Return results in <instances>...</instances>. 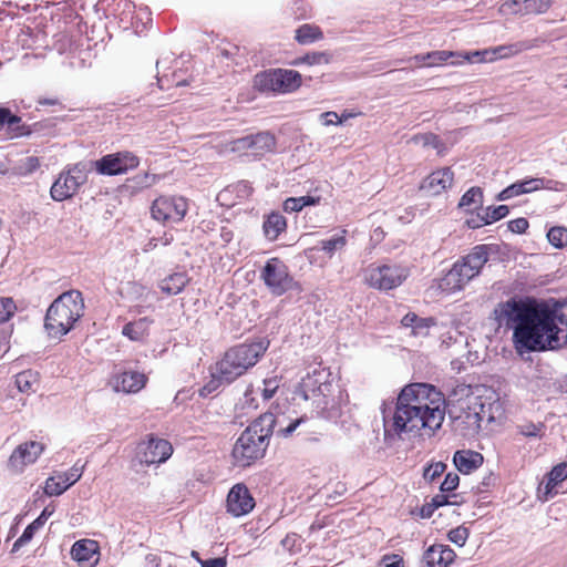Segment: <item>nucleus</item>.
<instances>
[{
  "label": "nucleus",
  "mask_w": 567,
  "mask_h": 567,
  "mask_svg": "<svg viewBox=\"0 0 567 567\" xmlns=\"http://www.w3.org/2000/svg\"><path fill=\"white\" fill-rule=\"evenodd\" d=\"M202 567H226L227 563L225 558H210L206 560H199Z\"/></svg>",
  "instance_id": "61"
},
{
  "label": "nucleus",
  "mask_w": 567,
  "mask_h": 567,
  "mask_svg": "<svg viewBox=\"0 0 567 567\" xmlns=\"http://www.w3.org/2000/svg\"><path fill=\"white\" fill-rule=\"evenodd\" d=\"M524 184V187L526 189V193H533L539 189H549V190H560L563 184L554 181V179H547L542 177H534V178H527L522 181Z\"/></svg>",
  "instance_id": "28"
},
{
  "label": "nucleus",
  "mask_w": 567,
  "mask_h": 567,
  "mask_svg": "<svg viewBox=\"0 0 567 567\" xmlns=\"http://www.w3.org/2000/svg\"><path fill=\"white\" fill-rule=\"evenodd\" d=\"M322 124L326 126L332 124H341V120H339V115L336 112L329 111L321 114Z\"/></svg>",
  "instance_id": "60"
},
{
  "label": "nucleus",
  "mask_w": 567,
  "mask_h": 567,
  "mask_svg": "<svg viewBox=\"0 0 567 567\" xmlns=\"http://www.w3.org/2000/svg\"><path fill=\"white\" fill-rule=\"evenodd\" d=\"M408 277V270L398 265L371 264L363 270V280L371 288L390 290L399 287Z\"/></svg>",
  "instance_id": "8"
},
{
  "label": "nucleus",
  "mask_w": 567,
  "mask_h": 567,
  "mask_svg": "<svg viewBox=\"0 0 567 567\" xmlns=\"http://www.w3.org/2000/svg\"><path fill=\"white\" fill-rule=\"evenodd\" d=\"M267 348L268 342L262 340L230 348L223 359L217 362V372L226 383H230L243 375L249 368L254 367L264 355Z\"/></svg>",
  "instance_id": "6"
},
{
  "label": "nucleus",
  "mask_w": 567,
  "mask_h": 567,
  "mask_svg": "<svg viewBox=\"0 0 567 567\" xmlns=\"http://www.w3.org/2000/svg\"><path fill=\"white\" fill-rule=\"evenodd\" d=\"M445 417V398L427 383L405 385L396 400L392 417L395 434L431 436L442 426Z\"/></svg>",
  "instance_id": "2"
},
{
  "label": "nucleus",
  "mask_w": 567,
  "mask_h": 567,
  "mask_svg": "<svg viewBox=\"0 0 567 567\" xmlns=\"http://www.w3.org/2000/svg\"><path fill=\"white\" fill-rule=\"evenodd\" d=\"M331 54L329 52L322 51V52H311L307 53L303 56H300L296 59L292 64L299 65V64H308V65H320V64H329L331 61Z\"/></svg>",
  "instance_id": "33"
},
{
  "label": "nucleus",
  "mask_w": 567,
  "mask_h": 567,
  "mask_svg": "<svg viewBox=\"0 0 567 567\" xmlns=\"http://www.w3.org/2000/svg\"><path fill=\"white\" fill-rule=\"evenodd\" d=\"M173 453L172 444L164 439L148 435L136 447V458L141 464L152 465L166 462Z\"/></svg>",
  "instance_id": "12"
},
{
  "label": "nucleus",
  "mask_w": 567,
  "mask_h": 567,
  "mask_svg": "<svg viewBox=\"0 0 567 567\" xmlns=\"http://www.w3.org/2000/svg\"><path fill=\"white\" fill-rule=\"evenodd\" d=\"M509 209L506 205H499L497 207H487L481 219L484 224H492L507 216Z\"/></svg>",
  "instance_id": "39"
},
{
  "label": "nucleus",
  "mask_w": 567,
  "mask_h": 567,
  "mask_svg": "<svg viewBox=\"0 0 567 567\" xmlns=\"http://www.w3.org/2000/svg\"><path fill=\"white\" fill-rule=\"evenodd\" d=\"M71 556L83 567H92L99 560L97 543L91 539H81L73 544Z\"/></svg>",
  "instance_id": "18"
},
{
  "label": "nucleus",
  "mask_w": 567,
  "mask_h": 567,
  "mask_svg": "<svg viewBox=\"0 0 567 567\" xmlns=\"http://www.w3.org/2000/svg\"><path fill=\"white\" fill-rule=\"evenodd\" d=\"M482 197L481 188L472 187L462 196L458 206L474 209L482 203Z\"/></svg>",
  "instance_id": "35"
},
{
  "label": "nucleus",
  "mask_w": 567,
  "mask_h": 567,
  "mask_svg": "<svg viewBox=\"0 0 567 567\" xmlns=\"http://www.w3.org/2000/svg\"><path fill=\"white\" fill-rule=\"evenodd\" d=\"M146 375L137 371H124L116 375L114 389L125 393H136L145 386Z\"/></svg>",
  "instance_id": "19"
},
{
  "label": "nucleus",
  "mask_w": 567,
  "mask_h": 567,
  "mask_svg": "<svg viewBox=\"0 0 567 567\" xmlns=\"http://www.w3.org/2000/svg\"><path fill=\"white\" fill-rule=\"evenodd\" d=\"M261 279L276 296L285 293L292 287L293 282L287 266L278 258H271L266 262L261 271Z\"/></svg>",
  "instance_id": "11"
},
{
  "label": "nucleus",
  "mask_w": 567,
  "mask_h": 567,
  "mask_svg": "<svg viewBox=\"0 0 567 567\" xmlns=\"http://www.w3.org/2000/svg\"><path fill=\"white\" fill-rule=\"evenodd\" d=\"M455 558V553L446 545H432L424 553V561L429 567H447Z\"/></svg>",
  "instance_id": "20"
},
{
  "label": "nucleus",
  "mask_w": 567,
  "mask_h": 567,
  "mask_svg": "<svg viewBox=\"0 0 567 567\" xmlns=\"http://www.w3.org/2000/svg\"><path fill=\"white\" fill-rule=\"evenodd\" d=\"M414 140L416 141V143H421L424 146H431L440 152L441 141L436 135L432 133L417 135L414 137Z\"/></svg>",
  "instance_id": "51"
},
{
  "label": "nucleus",
  "mask_w": 567,
  "mask_h": 567,
  "mask_svg": "<svg viewBox=\"0 0 567 567\" xmlns=\"http://www.w3.org/2000/svg\"><path fill=\"white\" fill-rule=\"evenodd\" d=\"M323 38V33L319 27L312 24H303L296 31V40L300 44H309L321 40Z\"/></svg>",
  "instance_id": "31"
},
{
  "label": "nucleus",
  "mask_w": 567,
  "mask_h": 567,
  "mask_svg": "<svg viewBox=\"0 0 567 567\" xmlns=\"http://www.w3.org/2000/svg\"><path fill=\"white\" fill-rule=\"evenodd\" d=\"M44 445L41 442L29 441L19 444L9 457L8 466L16 473H21L28 466L33 464L43 453Z\"/></svg>",
  "instance_id": "14"
},
{
  "label": "nucleus",
  "mask_w": 567,
  "mask_h": 567,
  "mask_svg": "<svg viewBox=\"0 0 567 567\" xmlns=\"http://www.w3.org/2000/svg\"><path fill=\"white\" fill-rule=\"evenodd\" d=\"M223 152L238 153V154H249L250 155V144L249 136H245L241 138L234 140L225 145Z\"/></svg>",
  "instance_id": "43"
},
{
  "label": "nucleus",
  "mask_w": 567,
  "mask_h": 567,
  "mask_svg": "<svg viewBox=\"0 0 567 567\" xmlns=\"http://www.w3.org/2000/svg\"><path fill=\"white\" fill-rule=\"evenodd\" d=\"M523 194H527L526 193V189L524 187V184L522 181H518L512 185H509L508 187H506L505 189H503L499 194H498V199L499 200H507L509 198H513L515 196H519V195H523Z\"/></svg>",
  "instance_id": "45"
},
{
  "label": "nucleus",
  "mask_w": 567,
  "mask_h": 567,
  "mask_svg": "<svg viewBox=\"0 0 567 567\" xmlns=\"http://www.w3.org/2000/svg\"><path fill=\"white\" fill-rule=\"evenodd\" d=\"M40 166V162L38 157L30 156L27 157L21 165L19 166L20 173L23 175H28L37 171Z\"/></svg>",
  "instance_id": "53"
},
{
  "label": "nucleus",
  "mask_w": 567,
  "mask_h": 567,
  "mask_svg": "<svg viewBox=\"0 0 567 567\" xmlns=\"http://www.w3.org/2000/svg\"><path fill=\"white\" fill-rule=\"evenodd\" d=\"M275 423L272 413H264L241 433L233 449V456L239 466H248L264 456Z\"/></svg>",
  "instance_id": "3"
},
{
  "label": "nucleus",
  "mask_w": 567,
  "mask_h": 567,
  "mask_svg": "<svg viewBox=\"0 0 567 567\" xmlns=\"http://www.w3.org/2000/svg\"><path fill=\"white\" fill-rule=\"evenodd\" d=\"M250 155L262 156L275 148V137L270 133L262 132L249 135Z\"/></svg>",
  "instance_id": "23"
},
{
  "label": "nucleus",
  "mask_w": 567,
  "mask_h": 567,
  "mask_svg": "<svg viewBox=\"0 0 567 567\" xmlns=\"http://www.w3.org/2000/svg\"><path fill=\"white\" fill-rule=\"evenodd\" d=\"M496 55L499 59H508L512 58L523 51H527L534 48V44L530 41H519L511 44L497 45Z\"/></svg>",
  "instance_id": "30"
},
{
  "label": "nucleus",
  "mask_w": 567,
  "mask_h": 567,
  "mask_svg": "<svg viewBox=\"0 0 567 567\" xmlns=\"http://www.w3.org/2000/svg\"><path fill=\"white\" fill-rule=\"evenodd\" d=\"M20 117L12 115L9 109L0 107V127L8 123L10 126L20 123Z\"/></svg>",
  "instance_id": "56"
},
{
  "label": "nucleus",
  "mask_w": 567,
  "mask_h": 567,
  "mask_svg": "<svg viewBox=\"0 0 567 567\" xmlns=\"http://www.w3.org/2000/svg\"><path fill=\"white\" fill-rule=\"evenodd\" d=\"M554 0H523L525 14H543L549 10Z\"/></svg>",
  "instance_id": "36"
},
{
  "label": "nucleus",
  "mask_w": 567,
  "mask_h": 567,
  "mask_svg": "<svg viewBox=\"0 0 567 567\" xmlns=\"http://www.w3.org/2000/svg\"><path fill=\"white\" fill-rule=\"evenodd\" d=\"M382 567H402V560L396 556L385 557L382 563Z\"/></svg>",
  "instance_id": "64"
},
{
  "label": "nucleus",
  "mask_w": 567,
  "mask_h": 567,
  "mask_svg": "<svg viewBox=\"0 0 567 567\" xmlns=\"http://www.w3.org/2000/svg\"><path fill=\"white\" fill-rule=\"evenodd\" d=\"M254 86L260 92L279 93L277 69L258 73L254 79Z\"/></svg>",
  "instance_id": "26"
},
{
  "label": "nucleus",
  "mask_w": 567,
  "mask_h": 567,
  "mask_svg": "<svg viewBox=\"0 0 567 567\" xmlns=\"http://www.w3.org/2000/svg\"><path fill=\"white\" fill-rule=\"evenodd\" d=\"M488 259V246H475L471 252L458 259L440 280V289L449 293L462 290L472 279L481 274Z\"/></svg>",
  "instance_id": "5"
},
{
  "label": "nucleus",
  "mask_w": 567,
  "mask_h": 567,
  "mask_svg": "<svg viewBox=\"0 0 567 567\" xmlns=\"http://www.w3.org/2000/svg\"><path fill=\"white\" fill-rule=\"evenodd\" d=\"M255 507V499L245 484H235L226 499L227 512L234 517L249 514Z\"/></svg>",
  "instance_id": "15"
},
{
  "label": "nucleus",
  "mask_w": 567,
  "mask_h": 567,
  "mask_svg": "<svg viewBox=\"0 0 567 567\" xmlns=\"http://www.w3.org/2000/svg\"><path fill=\"white\" fill-rule=\"evenodd\" d=\"M567 478V463H559L551 468V471L547 475V481L542 482L537 497L542 502H547L553 498L558 491L556 489L557 485L564 482Z\"/></svg>",
  "instance_id": "17"
},
{
  "label": "nucleus",
  "mask_w": 567,
  "mask_h": 567,
  "mask_svg": "<svg viewBox=\"0 0 567 567\" xmlns=\"http://www.w3.org/2000/svg\"><path fill=\"white\" fill-rule=\"evenodd\" d=\"M279 93H288L301 85V74L295 70L277 69Z\"/></svg>",
  "instance_id": "24"
},
{
  "label": "nucleus",
  "mask_w": 567,
  "mask_h": 567,
  "mask_svg": "<svg viewBox=\"0 0 567 567\" xmlns=\"http://www.w3.org/2000/svg\"><path fill=\"white\" fill-rule=\"evenodd\" d=\"M499 327L513 330L517 353L559 350L567 344V321L546 305L528 298H509L493 311Z\"/></svg>",
  "instance_id": "1"
},
{
  "label": "nucleus",
  "mask_w": 567,
  "mask_h": 567,
  "mask_svg": "<svg viewBox=\"0 0 567 567\" xmlns=\"http://www.w3.org/2000/svg\"><path fill=\"white\" fill-rule=\"evenodd\" d=\"M453 462L461 473L470 474L483 464V455L471 450H461L455 452Z\"/></svg>",
  "instance_id": "21"
},
{
  "label": "nucleus",
  "mask_w": 567,
  "mask_h": 567,
  "mask_svg": "<svg viewBox=\"0 0 567 567\" xmlns=\"http://www.w3.org/2000/svg\"><path fill=\"white\" fill-rule=\"evenodd\" d=\"M468 535H470V532L466 527L458 526L456 528L451 529L449 532L447 537H449L450 542L462 547L465 545V543L468 538Z\"/></svg>",
  "instance_id": "48"
},
{
  "label": "nucleus",
  "mask_w": 567,
  "mask_h": 567,
  "mask_svg": "<svg viewBox=\"0 0 567 567\" xmlns=\"http://www.w3.org/2000/svg\"><path fill=\"white\" fill-rule=\"evenodd\" d=\"M498 11L503 16H526L523 0H507L499 6Z\"/></svg>",
  "instance_id": "41"
},
{
  "label": "nucleus",
  "mask_w": 567,
  "mask_h": 567,
  "mask_svg": "<svg viewBox=\"0 0 567 567\" xmlns=\"http://www.w3.org/2000/svg\"><path fill=\"white\" fill-rule=\"evenodd\" d=\"M458 56L460 54L454 53L452 51H433L426 53V58H429L427 66H433L441 64L447 61L452 56Z\"/></svg>",
  "instance_id": "49"
},
{
  "label": "nucleus",
  "mask_w": 567,
  "mask_h": 567,
  "mask_svg": "<svg viewBox=\"0 0 567 567\" xmlns=\"http://www.w3.org/2000/svg\"><path fill=\"white\" fill-rule=\"evenodd\" d=\"M474 55H481V62H495L498 60V56L496 55V48H488L484 50H477L474 51Z\"/></svg>",
  "instance_id": "57"
},
{
  "label": "nucleus",
  "mask_w": 567,
  "mask_h": 567,
  "mask_svg": "<svg viewBox=\"0 0 567 567\" xmlns=\"http://www.w3.org/2000/svg\"><path fill=\"white\" fill-rule=\"evenodd\" d=\"M66 483L63 481V476L60 473H55L45 481L44 493L48 496H59L68 489Z\"/></svg>",
  "instance_id": "34"
},
{
  "label": "nucleus",
  "mask_w": 567,
  "mask_h": 567,
  "mask_svg": "<svg viewBox=\"0 0 567 567\" xmlns=\"http://www.w3.org/2000/svg\"><path fill=\"white\" fill-rule=\"evenodd\" d=\"M34 535V532L32 527L27 526V528L23 530L22 535L14 542L13 544V550H18L20 547L24 546L27 543H29Z\"/></svg>",
  "instance_id": "59"
},
{
  "label": "nucleus",
  "mask_w": 567,
  "mask_h": 567,
  "mask_svg": "<svg viewBox=\"0 0 567 567\" xmlns=\"http://www.w3.org/2000/svg\"><path fill=\"white\" fill-rule=\"evenodd\" d=\"M508 228L513 233L523 234L528 228V221L525 218H516L508 223Z\"/></svg>",
  "instance_id": "58"
},
{
  "label": "nucleus",
  "mask_w": 567,
  "mask_h": 567,
  "mask_svg": "<svg viewBox=\"0 0 567 567\" xmlns=\"http://www.w3.org/2000/svg\"><path fill=\"white\" fill-rule=\"evenodd\" d=\"M153 320L144 317L138 320L126 323L123 327L122 333L132 341H142L148 336L150 327Z\"/></svg>",
  "instance_id": "22"
},
{
  "label": "nucleus",
  "mask_w": 567,
  "mask_h": 567,
  "mask_svg": "<svg viewBox=\"0 0 567 567\" xmlns=\"http://www.w3.org/2000/svg\"><path fill=\"white\" fill-rule=\"evenodd\" d=\"M84 313V300L78 290L60 295L47 310L44 328L52 338L65 336Z\"/></svg>",
  "instance_id": "4"
},
{
  "label": "nucleus",
  "mask_w": 567,
  "mask_h": 567,
  "mask_svg": "<svg viewBox=\"0 0 567 567\" xmlns=\"http://www.w3.org/2000/svg\"><path fill=\"white\" fill-rule=\"evenodd\" d=\"M83 468L84 465H79V463H75L69 471L59 473L61 476H63V481L66 483L68 487H70L81 478Z\"/></svg>",
  "instance_id": "46"
},
{
  "label": "nucleus",
  "mask_w": 567,
  "mask_h": 567,
  "mask_svg": "<svg viewBox=\"0 0 567 567\" xmlns=\"http://www.w3.org/2000/svg\"><path fill=\"white\" fill-rule=\"evenodd\" d=\"M347 245V239L343 235L336 236L333 238L322 240L321 248L330 257L337 251L342 249Z\"/></svg>",
  "instance_id": "44"
},
{
  "label": "nucleus",
  "mask_w": 567,
  "mask_h": 567,
  "mask_svg": "<svg viewBox=\"0 0 567 567\" xmlns=\"http://www.w3.org/2000/svg\"><path fill=\"white\" fill-rule=\"evenodd\" d=\"M303 417H297L290 421L287 425L284 424L285 419H276L275 426H278L277 435L281 437H289L301 424L305 423Z\"/></svg>",
  "instance_id": "37"
},
{
  "label": "nucleus",
  "mask_w": 567,
  "mask_h": 567,
  "mask_svg": "<svg viewBox=\"0 0 567 567\" xmlns=\"http://www.w3.org/2000/svg\"><path fill=\"white\" fill-rule=\"evenodd\" d=\"M420 320L425 322H416L412 328V333L414 336H426L429 328L434 324V320L432 318H420Z\"/></svg>",
  "instance_id": "54"
},
{
  "label": "nucleus",
  "mask_w": 567,
  "mask_h": 567,
  "mask_svg": "<svg viewBox=\"0 0 567 567\" xmlns=\"http://www.w3.org/2000/svg\"><path fill=\"white\" fill-rule=\"evenodd\" d=\"M453 182V171L450 167H444L425 177L421 183L420 189L429 195L436 196L451 188Z\"/></svg>",
  "instance_id": "16"
},
{
  "label": "nucleus",
  "mask_w": 567,
  "mask_h": 567,
  "mask_svg": "<svg viewBox=\"0 0 567 567\" xmlns=\"http://www.w3.org/2000/svg\"><path fill=\"white\" fill-rule=\"evenodd\" d=\"M254 392L252 390H247L246 393H245V399H244V402H243V408H248V409H252V410H256L258 408V403L256 402V398L252 396Z\"/></svg>",
  "instance_id": "62"
},
{
  "label": "nucleus",
  "mask_w": 567,
  "mask_h": 567,
  "mask_svg": "<svg viewBox=\"0 0 567 567\" xmlns=\"http://www.w3.org/2000/svg\"><path fill=\"white\" fill-rule=\"evenodd\" d=\"M326 379L327 374L324 371L315 368L311 372H307V374L301 378L295 392L296 395L305 401L313 400V402L317 403V408L326 409L327 402L324 398L330 386V384L326 382Z\"/></svg>",
  "instance_id": "9"
},
{
  "label": "nucleus",
  "mask_w": 567,
  "mask_h": 567,
  "mask_svg": "<svg viewBox=\"0 0 567 567\" xmlns=\"http://www.w3.org/2000/svg\"><path fill=\"white\" fill-rule=\"evenodd\" d=\"M87 172L85 163H76L62 171L51 186V198L55 202L71 198L86 183Z\"/></svg>",
  "instance_id": "7"
},
{
  "label": "nucleus",
  "mask_w": 567,
  "mask_h": 567,
  "mask_svg": "<svg viewBox=\"0 0 567 567\" xmlns=\"http://www.w3.org/2000/svg\"><path fill=\"white\" fill-rule=\"evenodd\" d=\"M221 383H226L224 379L220 378V374L217 372V367L215 371L212 373V380L207 382L200 390L199 394L202 396H207L210 393L215 392Z\"/></svg>",
  "instance_id": "47"
},
{
  "label": "nucleus",
  "mask_w": 567,
  "mask_h": 567,
  "mask_svg": "<svg viewBox=\"0 0 567 567\" xmlns=\"http://www.w3.org/2000/svg\"><path fill=\"white\" fill-rule=\"evenodd\" d=\"M517 431L525 437H542L544 435L545 425L543 423L526 422L517 425Z\"/></svg>",
  "instance_id": "40"
},
{
  "label": "nucleus",
  "mask_w": 567,
  "mask_h": 567,
  "mask_svg": "<svg viewBox=\"0 0 567 567\" xmlns=\"http://www.w3.org/2000/svg\"><path fill=\"white\" fill-rule=\"evenodd\" d=\"M187 202L181 196H159L153 202L151 213L154 219L162 223H178L186 215Z\"/></svg>",
  "instance_id": "10"
},
{
  "label": "nucleus",
  "mask_w": 567,
  "mask_h": 567,
  "mask_svg": "<svg viewBox=\"0 0 567 567\" xmlns=\"http://www.w3.org/2000/svg\"><path fill=\"white\" fill-rule=\"evenodd\" d=\"M318 202L319 197L313 196L290 197L284 202V209L287 213L300 212L303 207L316 205Z\"/></svg>",
  "instance_id": "32"
},
{
  "label": "nucleus",
  "mask_w": 567,
  "mask_h": 567,
  "mask_svg": "<svg viewBox=\"0 0 567 567\" xmlns=\"http://www.w3.org/2000/svg\"><path fill=\"white\" fill-rule=\"evenodd\" d=\"M460 477L456 473H449L443 483L441 484V491L451 492L458 486Z\"/></svg>",
  "instance_id": "55"
},
{
  "label": "nucleus",
  "mask_w": 567,
  "mask_h": 567,
  "mask_svg": "<svg viewBox=\"0 0 567 567\" xmlns=\"http://www.w3.org/2000/svg\"><path fill=\"white\" fill-rule=\"evenodd\" d=\"M279 386V382L276 378L264 380V389L261 395L265 401L271 399Z\"/></svg>",
  "instance_id": "52"
},
{
  "label": "nucleus",
  "mask_w": 567,
  "mask_h": 567,
  "mask_svg": "<svg viewBox=\"0 0 567 567\" xmlns=\"http://www.w3.org/2000/svg\"><path fill=\"white\" fill-rule=\"evenodd\" d=\"M14 383L21 393L30 394L35 391L38 374L31 370L20 372L16 375Z\"/></svg>",
  "instance_id": "29"
},
{
  "label": "nucleus",
  "mask_w": 567,
  "mask_h": 567,
  "mask_svg": "<svg viewBox=\"0 0 567 567\" xmlns=\"http://www.w3.org/2000/svg\"><path fill=\"white\" fill-rule=\"evenodd\" d=\"M445 468L446 465L442 462L433 463L424 470L423 476L425 480L433 482L444 473Z\"/></svg>",
  "instance_id": "50"
},
{
  "label": "nucleus",
  "mask_w": 567,
  "mask_h": 567,
  "mask_svg": "<svg viewBox=\"0 0 567 567\" xmlns=\"http://www.w3.org/2000/svg\"><path fill=\"white\" fill-rule=\"evenodd\" d=\"M491 410H492V406H489L488 410H486L485 404H482L481 412H477L476 416H478L481 421L486 419L488 422H492L497 416L494 413H492Z\"/></svg>",
  "instance_id": "63"
},
{
  "label": "nucleus",
  "mask_w": 567,
  "mask_h": 567,
  "mask_svg": "<svg viewBox=\"0 0 567 567\" xmlns=\"http://www.w3.org/2000/svg\"><path fill=\"white\" fill-rule=\"evenodd\" d=\"M187 276L185 274L178 272L164 278L159 284V288L164 293L172 296L179 293L187 285Z\"/></svg>",
  "instance_id": "27"
},
{
  "label": "nucleus",
  "mask_w": 567,
  "mask_h": 567,
  "mask_svg": "<svg viewBox=\"0 0 567 567\" xmlns=\"http://www.w3.org/2000/svg\"><path fill=\"white\" fill-rule=\"evenodd\" d=\"M17 311L16 302L10 297H0V324L7 322Z\"/></svg>",
  "instance_id": "42"
},
{
  "label": "nucleus",
  "mask_w": 567,
  "mask_h": 567,
  "mask_svg": "<svg viewBox=\"0 0 567 567\" xmlns=\"http://www.w3.org/2000/svg\"><path fill=\"white\" fill-rule=\"evenodd\" d=\"M547 238L555 248H564L567 245V228L551 227L547 233Z\"/></svg>",
  "instance_id": "38"
},
{
  "label": "nucleus",
  "mask_w": 567,
  "mask_h": 567,
  "mask_svg": "<svg viewBox=\"0 0 567 567\" xmlns=\"http://www.w3.org/2000/svg\"><path fill=\"white\" fill-rule=\"evenodd\" d=\"M287 223L282 215L271 213L264 221V233L269 240H276L286 229Z\"/></svg>",
  "instance_id": "25"
},
{
  "label": "nucleus",
  "mask_w": 567,
  "mask_h": 567,
  "mask_svg": "<svg viewBox=\"0 0 567 567\" xmlns=\"http://www.w3.org/2000/svg\"><path fill=\"white\" fill-rule=\"evenodd\" d=\"M140 161L131 152H118L103 156L100 161L95 162L99 173L105 175H118L137 167Z\"/></svg>",
  "instance_id": "13"
}]
</instances>
